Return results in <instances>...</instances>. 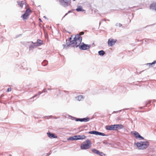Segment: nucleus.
<instances>
[{
	"label": "nucleus",
	"mask_w": 156,
	"mask_h": 156,
	"mask_svg": "<svg viewBox=\"0 0 156 156\" xmlns=\"http://www.w3.org/2000/svg\"><path fill=\"white\" fill-rule=\"evenodd\" d=\"M134 133H133V134L135 136V137L136 139H138V137H139V136L140 135V134H139L137 132L134 131Z\"/></svg>",
	"instance_id": "nucleus-19"
},
{
	"label": "nucleus",
	"mask_w": 156,
	"mask_h": 156,
	"mask_svg": "<svg viewBox=\"0 0 156 156\" xmlns=\"http://www.w3.org/2000/svg\"><path fill=\"white\" fill-rule=\"evenodd\" d=\"M75 140H78V135H75L73 136Z\"/></svg>",
	"instance_id": "nucleus-33"
},
{
	"label": "nucleus",
	"mask_w": 156,
	"mask_h": 156,
	"mask_svg": "<svg viewBox=\"0 0 156 156\" xmlns=\"http://www.w3.org/2000/svg\"><path fill=\"white\" fill-rule=\"evenodd\" d=\"M68 14V12L66 13L65 14V16L63 17L62 18V19H63Z\"/></svg>",
	"instance_id": "nucleus-39"
},
{
	"label": "nucleus",
	"mask_w": 156,
	"mask_h": 156,
	"mask_svg": "<svg viewBox=\"0 0 156 156\" xmlns=\"http://www.w3.org/2000/svg\"><path fill=\"white\" fill-rule=\"evenodd\" d=\"M59 4L64 7L70 6L71 3V0H59Z\"/></svg>",
	"instance_id": "nucleus-4"
},
{
	"label": "nucleus",
	"mask_w": 156,
	"mask_h": 156,
	"mask_svg": "<svg viewBox=\"0 0 156 156\" xmlns=\"http://www.w3.org/2000/svg\"><path fill=\"white\" fill-rule=\"evenodd\" d=\"M73 0V1H76V0Z\"/></svg>",
	"instance_id": "nucleus-50"
},
{
	"label": "nucleus",
	"mask_w": 156,
	"mask_h": 156,
	"mask_svg": "<svg viewBox=\"0 0 156 156\" xmlns=\"http://www.w3.org/2000/svg\"><path fill=\"white\" fill-rule=\"evenodd\" d=\"M48 63V61L46 60H44V61L42 63V65L43 66H46Z\"/></svg>",
	"instance_id": "nucleus-26"
},
{
	"label": "nucleus",
	"mask_w": 156,
	"mask_h": 156,
	"mask_svg": "<svg viewBox=\"0 0 156 156\" xmlns=\"http://www.w3.org/2000/svg\"><path fill=\"white\" fill-rule=\"evenodd\" d=\"M156 63V61H154L152 63H147L145 64V65L148 66L149 65V67H150L152 65L155 64Z\"/></svg>",
	"instance_id": "nucleus-22"
},
{
	"label": "nucleus",
	"mask_w": 156,
	"mask_h": 156,
	"mask_svg": "<svg viewBox=\"0 0 156 156\" xmlns=\"http://www.w3.org/2000/svg\"><path fill=\"white\" fill-rule=\"evenodd\" d=\"M39 46V44H37L35 43V44H31L29 47V50H30L31 49H32L34 48H36V47L37 46Z\"/></svg>",
	"instance_id": "nucleus-10"
},
{
	"label": "nucleus",
	"mask_w": 156,
	"mask_h": 156,
	"mask_svg": "<svg viewBox=\"0 0 156 156\" xmlns=\"http://www.w3.org/2000/svg\"><path fill=\"white\" fill-rule=\"evenodd\" d=\"M29 16L28 15H26L25 13L23 14L21 16L23 20L27 19L29 17Z\"/></svg>",
	"instance_id": "nucleus-16"
},
{
	"label": "nucleus",
	"mask_w": 156,
	"mask_h": 156,
	"mask_svg": "<svg viewBox=\"0 0 156 156\" xmlns=\"http://www.w3.org/2000/svg\"><path fill=\"white\" fill-rule=\"evenodd\" d=\"M48 136L50 138H57V136H55L54 134L48 132L47 133Z\"/></svg>",
	"instance_id": "nucleus-7"
},
{
	"label": "nucleus",
	"mask_w": 156,
	"mask_h": 156,
	"mask_svg": "<svg viewBox=\"0 0 156 156\" xmlns=\"http://www.w3.org/2000/svg\"><path fill=\"white\" fill-rule=\"evenodd\" d=\"M139 139V140H144V138L141 136L140 135L139 136V137H138V138Z\"/></svg>",
	"instance_id": "nucleus-31"
},
{
	"label": "nucleus",
	"mask_w": 156,
	"mask_h": 156,
	"mask_svg": "<svg viewBox=\"0 0 156 156\" xmlns=\"http://www.w3.org/2000/svg\"><path fill=\"white\" fill-rule=\"evenodd\" d=\"M32 43L33 44H34V43H33V42H32Z\"/></svg>",
	"instance_id": "nucleus-54"
},
{
	"label": "nucleus",
	"mask_w": 156,
	"mask_h": 156,
	"mask_svg": "<svg viewBox=\"0 0 156 156\" xmlns=\"http://www.w3.org/2000/svg\"><path fill=\"white\" fill-rule=\"evenodd\" d=\"M78 140H80L85 139L86 137V136L84 135H78Z\"/></svg>",
	"instance_id": "nucleus-15"
},
{
	"label": "nucleus",
	"mask_w": 156,
	"mask_h": 156,
	"mask_svg": "<svg viewBox=\"0 0 156 156\" xmlns=\"http://www.w3.org/2000/svg\"><path fill=\"white\" fill-rule=\"evenodd\" d=\"M31 11L30 9H27L24 13L26 15H28L29 16L30 15V12H31Z\"/></svg>",
	"instance_id": "nucleus-23"
},
{
	"label": "nucleus",
	"mask_w": 156,
	"mask_h": 156,
	"mask_svg": "<svg viewBox=\"0 0 156 156\" xmlns=\"http://www.w3.org/2000/svg\"><path fill=\"white\" fill-rule=\"evenodd\" d=\"M151 102V101H148V103H147V104H146V105H148V104H149Z\"/></svg>",
	"instance_id": "nucleus-40"
},
{
	"label": "nucleus",
	"mask_w": 156,
	"mask_h": 156,
	"mask_svg": "<svg viewBox=\"0 0 156 156\" xmlns=\"http://www.w3.org/2000/svg\"><path fill=\"white\" fill-rule=\"evenodd\" d=\"M143 108V107H141L139 108L142 109Z\"/></svg>",
	"instance_id": "nucleus-43"
},
{
	"label": "nucleus",
	"mask_w": 156,
	"mask_h": 156,
	"mask_svg": "<svg viewBox=\"0 0 156 156\" xmlns=\"http://www.w3.org/2000/svg\"><path fill=\"white\" fill-rule=\"evenodd\" d=\"M11 88H9L7 90V91L9 92L11 91Z\"/></svg>",
	"instance_id": "nucleus-38"
},
{
	"label": "nucleus",
	"mask_w": 156,
	"mask_h": 156,
	"mask_svg": "<svg viewBox=\"0 0 156 156\" xmlns=\"http://www.w3.org/2000/svg\"><path fill=\"white\" fill-rule=\"evenodd\" d=\"M82 118H76L75 120L76 121H80L82 122Z\"/></svg>",
	"instance_id": "nucleus-32"
},
{
	"label": "nucleus",
	"mask_w": 156,
	"mask_h": 156,
	"mask_svg": "<svg viewBox=\"0 0 156 156\" xmlns=\"http://www.w3.org/2000/svg\"><path fill=\"white\" fill-rule=\"evenodd\" d=\"M122 24H120V23L119 24V27H121V26H122Z\"/></svg>",
	"instance_id": "nucleus-41"
},
{
	"label": "nucleus",
	"mask_w": 156,
	"mask_h": 156,
	"mask_svg": "<svg viewBox=\"0 0 156 156\" xmlns=\"http://www.w3.org/2000/svg\"><path fill=\"white\" fill-rule=\"evenodd\" d=\"M9 156H11V155H10H10H9Z\"/></svg>",
	"instance_id": "nucleus-53"
},
{
	"label": "nucleus",
	"mask_w": 156,
	"mask_h": 156,
	"mask_svg": "<svg viewBox=\"0 0 156 156\" xmlns=\"http://www.w3.org/2000/svg\"><path fill=\"white\" fill-rule=\"evenodd\" d=\"M115 42L116 41H115L114 39H109L108 41V45L109 46H112L115 44Z\"/></svg>",
	"instance_id": "nucleus-6"
},
{
	"label": "nucleus",
	"mask_w": 156,
	"mask_h": 156,
	"mask_svg": "<svg viewBox=\"0 0 156 156\" xmlns=\"http://www.w3.org/2000/svg\"><path fill=\"white\" fill-rule=\"evenodd\" d=\"M67 140H75L73 136L69 137V138L67 139Z\"/></svg>",
	"instance_id": "nucleus-29"
},
{
	"label": "nucleus",
	"mask_w": 156,
	"mask_h": 156,
	"mask_svg": "<svg viewBox=\"0 0 156 156\" xmlns=\"http://www.w3.org/2000/svg\"><path fill=\"white\" fill-rule=\"evenodd\" d=\"M17 3L20 7L22 8L23 7V5L24 4V2L23 1H18Z\"/></svg>",
	"instance_id": "nucleus-13"
},
{
	"label": "nucleus",
	"mask_w": 156,
	"mask_h": 156,
	"mask_svg": "<svg viewBox=\"0 0 156 156\" xmlns=\"http://www.w3.org/2000/svg\"><path fill=\"white\" fill-rule=\"evenodd\" d=\"M51 89H50V88H48V90H51Z\"/></svg>",
	"instance_id": "nucleus-45"
},
{
	"label": "nucleus",
	"mask_w": 156,
	"mask_h": 156,
	"mask_svg": "<svg viewBox=\"0 0 156 156\" xmlns=\"http://www.w3.org/2000/svg\"><path fill=\"white\" fill-rule=\"evenodd\" d=\"M75 98H83V96L81 95H77V96L75 97Z\"/></svg>",
	"instance_id": "nucleus-36"
},
{
	"label": "nucleus",
	"mask_w": 156,
	"mask_h": 156,
	"mask_svg": "<svg viewBox=\"0 0 156 156\" xmlns=\"http://www.w3.org/2000/svg\"><path fill=\"white\" fill-rule=\"evenodd\" d=\"M98 132V131H96L93 130L92 131H90L88 133L89 134H94V135H97Z\"/></svg>",
	"instance_id": "nucleus-14"
},
{
	"label": "nucleus",
	"mask_w": 156,
	"mask_h": 156,
	"mask_svg": "<svg viewBox=\"0 0 156 156\" xmlns=\"http://www.w3.org/2000/svg\"><path fill=\"white\" fill-rule=\"evenodd\" d=\"M47 90H46V89H44L42 91V92H39L38 94H36L32 98H35V97H39V95L41 94L42 93H43V92H44L46 91Z\"/></svg>",
	"instance_id": "nucleus-12"
},
{
	"label": "nucleus",
	"mask_w": 156,
	"mask_h": 156,
	"mask_svg": "<svg viewBox=\"0 0 156 156\" xmlns=\"http://www.w3.org/2000/svg\"><path fill=\"white\" fill-rule=\"evenodd\" d=\"M44 17L46 18V17L45 16H44Z\"/></svg>",
	"instance_id": "nucleus-51"
},
{
	"label": "nucleus",
	"mask_w": 156,
	"mask_h": 156,
	"mask_svg": "<svg viewBox=\"0 0 156 156\" xmlns=\"http://www.w3.org/2000/svg\"><path fill=\"white\" fill-rule=\"evenodd\" d=\"M98 54L101 56H103L105 54V52L103 50H101L98 52Z\"/></svg>",
	"instance_id": "nucleus-18"
},
{
	"label": "nucleus",
	"mask_w": 156,
	"mask_h": 156,
	"mask_svg": "<svg viewBox=\"0 0 156 156\" xmlns=\"http://www.w3.org/2000/svg\"><path fill=\"white\" fill-rule=\"evenodd\" d=\"M84 34V32L82 31L79 34L76 35L73 38V40H72V36L71 37L69 38V42H67L66 44H63V48H65L66 47L69 46L71 44H75L73 46H75L76 47H78L79 46L80 44L81 43L82 37H80V35H83Z\"/></svg>",
	"instance_id": "nucleus-1"
},
{
	"label": "nucleus",
	"mask_w": 156,
	"mask_h": 156,
	"mask_svg": "<svg viewBox=\"0 0 156 156\" xmlns=\"http://www.w3.org/2000/svg\"><path fill=\"white\" fill-rule=\"evenodd\" d=\"M144 71V70H143L141 72H140L139 73V74H140L141 72H143ZM137 74H138V73H137Z\"/></svg>",
	"instance_id": "nucleus-44"
},
{
	"label": "nucleus",
	"mask_w": 156,
	"mask_h": 156,
	"mask_svg": "<svg viewBox=\"0 0 156 156\" xmlns=\"http://www.w3.org/2000/svg\"><path fill=\"white\" fill-rule=\"evenodd\" d=\"M118 120H119V119H120V118H118Z\"/></svg>",
	"instance_id": "nucleus-48"
},
{
	"label": "nucleus",
	"mask_w": 156,
	"mask_h": 156,
	"mask_svg": "<svg viewBox=\"0 0 156 156\" xmlns=\"http://www.w3.org/2000/svg\"><path fill=\"white\" fill-rule=\"evenodd\" d=\"M115 129L117 130L118 129H123L124 127V126L122 124H115Z\"/></svg>",
	"instance_id": "nucleus-8"
},
{
	"label": "nucleus",
	"mask_w": 156,
	"mask_h": 156,
	"mask_svg": "<svg viewBox=\"0 0 156 156\" xmlns=\"http://www.w3.org/2000/svg\"><path fill=\"white\" fill-rule=\"evenodd\" d=\"M83 98H76V100L78 101H80L81 100H83L82 99H83Z\"/></svg>",
	"instance_id": "nucleus-35"
},
{
	"label": "nucleus",
	"mask_w": 156,
	"mask_h": 156,
	"mask_svg": "<svg viewBox=\"0 0 156 156\" xmlns=\"http://www.w3.org/2000/svg\"><path fill=\"white\" fill-rule=\"evenodd\" d=\"M3 95L2 94L1 95V97H3Z\"/></svg>",
	"instance_id": "nucleus-47"
},
{
	"label": "nucleus",
	"mask_w": 156,
	"mask_h": 156,
	"mask_svg": "<svg viewBox=\"0 0 156 156\" xmlns=\"http://www.w3.org/2000/svg\"><path fill=\"white\" fill-rule=\"evenodd\" d=\"M90 119L88 117H86L82 118V122H87Z\"/></svg>",
	"instance_id": "nucleus-17"
},
{
	"label": "nucleus",
	"mask_w": 156,
	"mask_h": 156,
	"mask_svg": "<svg viewBox=\"0 0 156 156\" xmlns=\"http://www.w3.org/2000/svg\"><path fill=\"white\" fill-rule=\"evenodd\" d=\"M72 12V11H68V13H70Z\"/></svg>",
	"instance_id": "nucleus-42"
},
{
	"label": "nucleus",
	"mask_w": 156,
	"mask_h": 156,
	"mask_svg": "<svg viewBox=\"0 0 156 156\" xmlns=\"http://www.w3.org/2000/svg\"><path fill=\"white\" fill-rule=\"evenodd\" d=\"M90 47V45L86 44L83 43L82 45L79 46V48L81 50H86L89 48Z\"/></svg>",
	"instance_id": "nucleus-5"
},
{
	"label": "nucleus",
	"mask_w": 156,
	"mask_h": 156,
	"mask_svg": "<svg viewBox=\"0 0 156 156\" xmlns=\"http://www.w3.org/2000/svg\"><path fill=\"white\" fill-rule=\"evenodd\" d=\"M139 149H144L147 148L149 146V142L148 141H140L136 144Z\"/></svg>",
	"instance_id": "nucleus-2"
},
{
	"label": "nucleus",
	"mask_w": 156,
	"mask_h": 156,
	"mask_svg": "<svg viewBox=\"0 0 156 156\" xmlns=\"http://www.w3.org/2000/svg\"><path fill=\"white\" fill-rule=\"evenodd\" d=\"M105 129L107 130H112V129H111V125L106 126H105Z\"/></svg>",
	"instance_id": "nucleus-24"
},
{
	"label": "nucleus",
	"mask_w": 156,
	"mask_h": 156,
	"mask_svg": "<svg viewBox=\"0 0 156 156\" xmlns=\"http://www.w3.org/2000/svg\"><path fill=\"white\" fill-rule=\"evenodd\" d=\"M97 135L101 136H106L107 135L104 133L98 132Z\"/></svg>",
	"instance_id": "nucleus-25"
},
{
	"label": "nucleus",
	"mask_w": 156,
	"mask_h": 156,
	"mask_svg": "<svg viewBox=\"0 0 156 156\" xmlns=\"http://www.w3.org/2000/svg\"><path fill=\"white\" fill-rule=\"evenodd\" d=\"M48 117H49L50 118H54V119H57V118L54 117L52 116V115H50V116H46V117H47V118H48Z\"/></svg>",
	"instance_id": "nucleus-34"
},
{
	"label": "nucleus",
	"mask_w": 156,
	"mask_h": 156,
	"mask_svg": "<svg viewBox=\"0 0 156 156\" xmlns=\"http://www.w3.org/2000/svg\"><path fill=\"white\" fill-rule=\"evenodd\" d=\"M111 129H112V130H116L115 124L113 125H111Z\"/></svg>",
	"instance_id": "nucleus-28"
},
{
	"label": "nucleus",
	"mask_w": 156,
	"mask_h": 156,
	"mask_svg": "<svg viewBox=\"0 0 156 156\" xmlns=\"http://www.w3.org/2000/svg\"><path fill=\"white\" fill-rule=\"evenodd\" d=\"M82 127H83V126H81V127H80V128Z\"/></svg>",
	"instance_id": "nucleus-52"
},
{
	"label": "nucleus",
	"mask_w": 156,
	"mask_h": 156,
	"mask_svg": "<svg viewBox=\"0 0 156 156\" xmlns=\"http://www.w3.org/2000/svg\"><path fill=\"white\" fill-rule=\"evenodd\" d=\"M150 8L156 11V3L151 4L150 6Z\"/></svg>",
	"instance_id": "nucleus-9"
},
{
	"label": "nucleus",
	"mask_w": 156,
	"mask_h": 156,
	"mask_svg": "<svg viewBox=\"0 0 156 156\" xmlns=\"http://www.w3.org/2000/svg\"><path fill=\"white\" fill-rule=\"evenodd\" d=\"M151 156H155L154 155H152Z\"/></svg>",
	"instance_id": "nucleus-46"
},
{
	"label": "nucleus",
	"mask_w": 156,
	"mask_h": 156,
	"mask_svg": "<svg viewBox=\"0 0 156 156\" xmlns=\"http://www.w3.org/2000/svg\"><path fill=\"white\" fill-rule=\"evenodd\" d=\"M92 151L94 153L98 155L99 151L95 149H93L92 150Z\"/></svg>",
	"instance_id": "nucleus-20"
},
{
	"label": "nucleus",
	"mask_w": 156,
	"mask_h": 156,
	"mask_svg": "<svg viewBox=\"0 0 156 156\" xmlns=\"http://www.w3.org/2000/svg\"><path fill=\"white\" fill-rule=\"evenodd\" d=\"M102 143H103V144H108V142H107V141H103Z\"/></svg>",
	"instance_id": "nucleus-37"
},
{
	"label": "nucleus",
	"mask_w": 156,
	"mask_h": 156,
	"mask_svg": "<svg viewBox=\"0 0 156 156\" xmlns=\"http://www.w3.org/2000/svg\"><path fill=\"white\" fill-rule=\"evenodd\" d=\"M98 155L100 156H105V154L103 153L102 152H100L99 153Z\"/></svg>",
	"instance_id": "nucleus-27"
},
{
	"label": "nucleus",
	"mask_w": 156,
	"mask_h": 156,
	"mask_svg": "<svg viewBox=\"0 0 156 156\" xmlns=\"http://www.w3.org/2000/svg\"><path fill=\"white\" fill-rule=\"evenodd\" d=\"M32 98H30V99H32Z\"/></svg>",
	"instance_id": "nucleus-49"
},
{
	"label": "nucleus",
	"mask_w": 156,
	"mask_h": 156,
	"mask_svg": "<svg viewBox=\"0 0 156 156\" xmlns=\"http://www.w3.org/2000/svg\"><path fill=\"white\" fill-rule=\"evenodd\" d=\"M35 44H39V46L42 44V41L41 40L38 39L37 40V42L35 43Z\"/></svg>",
	"instance_id": "nucleus-21"
},
{
	"label": "nucleus",
	"mask_w": 156,
	"mask_h": 156,
	"mask_svg": "<svg viewBox=\"0 0 156 156\" xmlns=\"http://www.w3.org/2000/svg\"><path fill=\"white\" fill-rule=\"evenodd\" d=\"M129 109V108H126V109H124L123 110H119L118 111H114L113 112V113H115L116 112H121L122 110H128Z\"/></svg>",
	"instance_id": "nucleus-30"
},
{
	"label": "nucleus",
	"mask_w": 156,
	"mask_h": 156,
	"mask_svg": "<svg viewBox=\"0 0 156 156\" xmlns=\"http://www.w3.org/2000/svg\"><path fill=\"white\" fill-rule=\"evenodd\" d=\"M76 10L78 12H83L84 11V10L83 9L82 6L80 5L78 6Z\"/></svg>",
	"instance_id": "nucleus-11"
},
{
	"label": "nucleus",
	"mask_w": 156,
	"mask_h": 156,
	"mask_svg": "<svg viewBox=\"0 0 156 156\" xmlns=\"http://www.w3.org/2000/svg\"><path fill=\"white\" fill-rule=\"evenodd\" d=\"M91 146L90 140H87L85 142H83L81 144V149H86L89 148Z\"/></svg>",
	"instance_id": "nucleus-3"
}]
</instances>
